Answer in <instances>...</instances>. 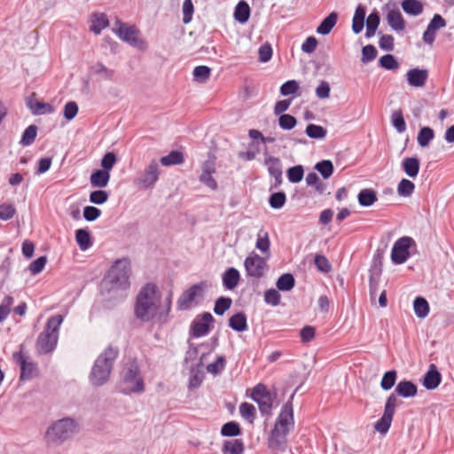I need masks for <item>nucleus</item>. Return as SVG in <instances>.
Returning <instances> with one entry per match:
<instances>
[{
  "mask_svg": "<svg viewBox=\"0 0 454 454\" xmlns=\"http://www.w3.org/2000/svg\"><path fill=\"white\" fill-rule=\"evenodd\" d=\"M116 23L118 27L114 31L121 41L140 51L147 50L148 43L139 36L140 31L135 25H128L121 20H117Z\"/></svg>",
  "mask_w": 454,
  "mask_h": 454,
  "instance_id": "nucleus-7",
  "label": "nucleus"
},
{
  "mask_svg": "<svg viewBox=\"0 0 454 454\" xmlns=\"http://www.w3.org/2000/svg\"><path fill=\"white\" fill-rule=\"evenodd\" d=\"M119 348L109 345L95 360L90 373V380L95 387L106 384L113 370L114 363L118 357Z\"/></svg>",
  "mask_w": 454,
  "mask_h": 454,
  "instance_id": "nucleus-4",
  "label": "nucleus"
},
{
  "mask_svg": "<svg viewBox=\"0 0 454 454\" xmlns=\"http://www.w3.org/2000/svg\"><path fill=\"white\" fill-rule=\"evenodd\" d=\"M314 168L319 172L324 179H328L334 171V167L330 160H323L317 162Z\"/></svg>",
  "mask_w": 454,
  "mask_h": 454,
  "instance_id": "nucleus-39",
  "label": "nucleus"
},
{
  "mask_svg": "<svg viewBox=\"0 0 454 454\" xmlns=\"http://www.w3.org/2000/svg\"><path fill=\"white\" fill-rule=\"evenodd\" d=\"M391 122L398 133H403L406 130V122L402 110L399 109L392 114Z\"/></svg>",
  "mask_w": 454,
  "mask_h": 454,
  "instance_id": "nucleus-50",
  "label": "nucleus"
},
{
  "mask_svg": "<svg viewBox=\"0 0 454 454\" xmlns=\"http://www.w3.org/2000/svg\"><path fill=\"white\" fill-rule=\"evenodd\" d=\"M231 298L220 296L215 301L214 312L218 316H222L231 308Z\"/></svg>",
  "mask_w": 454,
  "mask_h": 454,
  "instance_id": "nucleus-45",
  "label": "nucleus"
},
{
  "mask_svg": "<svg viewBox=\"0 0 454 454\" xmlns=\"http://www.w3.org/2000/svg\"><path fill=\"white\" fill-rule=\"evenodd\" d=\"M214 322V317L209 312H204L197 317L191 324V334L194 338L207 335L210 331L209 324Z\"/></svg>",
  "mask_w": 454,
  "mask_h": 454,
  "instance_id": "nucleus-15",
  "label": "nucleus"
},
{
  "mask_svg": "<svg viewBox=\"0 0 454 454\" xmlns=\"http://www.w3.org/2000/svg\"><path fill=\"white\" fill-rule=\"evenodd\" d=\"M239 413L242 418L247 419L248 422L253 423L256 416V410L252 403L245 402L239 406Z\"/></svg>",
  "mask_w": 454,
  "mask_h": 454,
  "instance_id": "nucleus-49",
  "label": "nucleus"
},
{
  "mask_svg": "<svg viewBox=\"0 0 454 454\" xmlns=\"http://www.w3.org/2000/svg\"><path fill=\"white\" fill-rule=\"evenodd\" d=\"M46 262L47 257L44 255L40 256L29 264L28 270H30L32 275H37L43 271L46 265Z\"/></svg>",
  "mask_w": 454,
  "mask_h": 454,
  "instance_id": "nucleus-63",
  "label": "nucleus"
},
{
  "mask_svg": "<svg viewBox=\"0 0 454 454\" xmlns=\"http://www.w3.org/2000/svg\"><path fill=\"white\" fill-rule=\"evenodd\" d=\"M305 133L310 138L323 139L326 137L327 130L320 125L310 123L306 127Z\"/></svg>",
  "mask_w": 454,
  "mask_h": 454,
  "instance_id": "nucleus-42",
  "label": "nucleus"
},
{
  "mask_svg": "<svg viewBox=\"0 0 454 454\" xmlns=\"http://www.w3.org/2000/svg\"><path fill=\"white\" fill-rule=\"evenodd\" d=\"M26 106L34 115L52 114L54 112V107L51 104L38 101L35 98V94L27 98Z\"/></svg>",
  "mask_w": 454,
  "mask_h": 454,
  "instance_id": "nucleus-17",
  "label": "nucleus"
},
{
  "mask_svg": "<svg viewBox=\"0 0 454 454\" xmlns=\"http://www.w3.org/2000/svg\"><path fill=\"white\" fill-rule=\"evenodd\" d=\"M427 390H434L442 382V374L434 364H430L428 370L421 380Z\"/></svg>",
  "mask_w": 454,
  "mask_h": 454,
  "instance_id": "nucleus-16",
  "label": "nucleus"
},
{
  "mask_svg": "<svg viewBox=\"0 0 454 454\" xmlns=\"http://www.w3.org/2000/svg\"><path fill=\"white\" fill-rule=\"evenodd\" d=\"M160 174L159 162L157 160H153L135 183L144 189L152 188L159 180Z\"/></svg>",
  "mask_w": 454,
  "mask_h": 454,
  "instance_id": "nucleus-13",
  "label": "nucleus"
},
{
  "mask_svg": "<svg viewBox=\"0 0 454 454\" xmlns=\"http://www.w3.org/2000/svg\"><path fill=\"white\" fill-rule=\"evenodd\" d=\"M184 161L183 153L180 151H171L168 155L160 158V162L166 167L172 165H179Z\"/></svg>",
  "mask_w": 454,
  "mask_h": 454,
  "instance_id": "nucleus-36",
  "label": "nucleus"
},
{
  "mask_svg": "<svg viewBox=\"0 0 454 454\" xmlns=\"http://www.w3.org/2000/svg\"><path fill=\"white\" fill-rule=\"evenodd\" d=\"M117 161L116 154L114 152H107L101 160L102 169L110 173Z\"/></svg>",
  "mask_w": 454,
  "mask_h": 454,
  "instance_id": "nucleus-60",
  "label": "nucleus"
},
{
  "mask_svg": "<svg viewBox=\"0 0 454 454\" xmlns=\"http://www.w3.org/2000/svg\"><path fill=\"white\" fill-rule=\"evenodd\" d=\"M110 180V173L104 169H96L92 172L90 177V182L92 187L105 188L107 186Z\"/></svg>",
  "mask_w": 454,
  "mask_h": 454,
  "instance_id": "nucleus-24",
  "label": "nucleus"
},
{
  "mask_svg": "<svg viewBox=\"0 0 454 454\" xmlns=\"http://www.w3.org/2000/svg\"><path fill=\"white\" fill-rule=\"evenodd\" d=\"M79 107L75 101H68L64 106L63 115L67 121H72L78 113Z\"/></svg>",
  "mask_w": 454,
  "mask_h": 454,
  "instance_id": "nucleus-61",
  "label": "nucleus"
},
{
  "mask_svg": "<svg viewBox=\"0 0 454 454\" xmlns=\"http://www.w3.org/2000/svg\"><path fill=\"white\" fill-rule=\"evenodd\" d=\"M221 434L224 437H235L242 434V430L238 422L229 421L222 426Z\"/></svg>",
  "mask_w": 454,
  "mask_h": 454,
  "instance_id": "nucleus-38",
  "label": "nucleus"
},
{
  "mask_svg": "<svg viewBox=\"0 0 454 454\" xmlns=\"http://www.w3.org/2000/svg\"><path fill=\"white\" fill-rule=\"evenodd\" d=\"M387 21L389 27L396 32L405 28V20L398 9L390 10L387 12Z\"/></svg>",
  "mask_w": 454,
  "mask_h": 454,
  "instance_id": "nucleus-21",
  "label": "nucleus"
},
{
  "mask_svg": "<svg viewBox=\"0 0 454 454\" xmlns=\"http://www.w3.org/2000/svg\"><path fill=\"white\" fill-rule=\"evenodd\" d=\"M90 71L94 74H102V77L107 81H113L115 71L106 67L102 62H97L90 66Z\"/></svg>",
  "mask_w": 454,
  "mask_h": 454,
  "instance_id": "nucleus-35",
  "label": "nucleus"
},
{
  "mask_svg": "<svg viewBox=\"0 0 454 454\" xmlns=\"http://www.w3.org/2000/svg\"><path fill=\"white\" fill-rule=\"evenodd\" d=\"M417 393L418 387L414 382L411 380H403L397 383L395 391L392 394H395V396L399 395L403 398H411L414 397Z\"/></svg>",
  "mask_w": 454,
  "mask_h": 454,
  "instance_id": "nucleus-19",
  "label": "nucleus"
},
{
  "mask_svg": "<svg viewBox=\"0 0 454 454\" xmlns=\"http://www.w3.org/2000/svg\"><path fill=\"white\" fill-rule=\"evenodd\" d=\"M397 378V372L395 370H390L386 372L380 381V387L383 390H390L395 384Z\"/></svg>",
  "mask_w": 454,
  "mask_h": 454,
  "instance_id": "nucleus-47",
  "label": "nucleus"
},
{
  "mask_svg": "<svg viewBox=\"0 0 454 454\" xmlns=\"http://www.w3.org/2000/svg\"><path fill=\"white\" fill-rule=\"evenodd\" d=\"M294 394L295 392L293 393L289 400L281 407L280 412L269 437L270 449L285 450L286 448V436L290 432V427H293L294 424L293 409V399Z\"/></svg>",
  "mask_w": 454,
  "mask_h": 454,
  "instance_id": "nucleus-1",
  "label": "nucleus"
},
{
  "mask_svg": "<svg viewBox=\"0 0 454 454\" xmlns=\"http://www.w3.org/2000/svg\"><path fill=\"white\" fill-rule=\"evenodd\" d=\"M108 25L109 21L105 13H95L90 29L95 35H99Z\"/></svg>",
  "mask_w": 454,
  "mask_h": 454,
  "instance_id": "nucleus-32",
  "label": "nucleus"
},
{
  "mask_svg": "<svg viewBox=\"0 0 454 454\" xmlns=\"http://www.w3.org/2000/svg\"><path fill=\"white\" fill-rule=\"evenodd\" d=\"M338 13L335 12L328 14L317 27V33L322 35L330 34L337 23Z\"/></svg>",
  "mask_w": 454,
  "mask_h": 454,
  "instance_id": "nucleus-27",
  "label": "nucleus"
},
{
  "mask_svg": "<svg viewBox=\"0 0 454 454\" xmlns=\"http://www.w3.org/2000/svg\"><path fill=\"white\" fill-rule=\"evenodd\" d=\"M299 89V84L295 80H289L284 82L280 87V94L282 96H288L294 94Z\"/></svg>",
  "mask_w": 454,
  "mask_h": 454,
  "instance_id": "nucleus-64",
  "label": "nucleus"
},
{
  "mask_svg": "<svg viewBox=\"0 0 454 454\" xmlns=\"http://www.w3.org/2000/svg\"><path fill=\"white\" fill-rule=\"evenodd\" d=\"M396 401L397 398L395 394H390L387 398L383 415L374 425V429L377 432L386 434L389 430L395 414Z\"/></svg>",
  "mask_w": 454,
  "mask_h": 454,
  "instance_id": "nucleus-10",
  "label": "nucleus"
},
{
  "mask_svg": "<svg viewBox=\"0 0 454 454\" xmlns=\"http://www.w3.org/2000/svg\"><path fill=\"white\" fill-rule=\"evenodd\" d=\"M406 78L411 86L422 87L428 78V72L427 69H420L419 67L411 68L407 72Z\"/></svg>",
  "mask_w": 454,
  "mask_h": 454,
  "instance_id": "nucleus-18",
  "label": "nucleus"
},
{
  "mask_svg": "<svg viewBox=\"0 0 454 454\" xmlns=\"http://www.w3.org/2000/svg\"><path fill=\"white\" fill-rule=\"evenodd\" d=\"M244 266L247 277L261 278L264 275L267 268V262L264 258L254 252H252L244 262Z\"/></svg>",
  "mask_w": 454,
  "mask_h": 454,
  "instance_id": "nucleus-12",
  "label": "nucleus"
},
{
  "mask_svg": "<svg viewBox=\"0 0 454 454\" xmlns=\"http://www.w3.org/2000/svg\"><path fill=\"white\" fill-rule=\"evenodd\" d=\"M64 320L62 315H55L48 318L44 330L38 335L36 348L39 353L51 352L57 346L59 327Z\"/></svg>",
  "mask_w": 454,
  "mask_h": 454,
  "instance_id": "nucleus-5",
  "label": "nucleus"
},
{
  "mask_svg": "<svg viewBox=\"0 0 454 454\" xmlns=\"http://www.w3.org/2000/svg\"><path fill=\"white\" fill-rule=\"evenodd\" d=\"M225 357L223 356H219L214 363H211L207 366V370L213 375H219L225 369Z\"/></svg>",
  "mask_w": 454,
  "mask_h": 454,
  "instance_id": "nucleus-54",
  "label": "nucleus"
},
{
  "mask_svg": "<svg viewBox=\"0 0 454 454\" xmlns=\"http://www.w3.org/2000/svg\"><path fill=\"white\" fill-rule=\"evenodd\" d=\"M295 279L293 274L284 273L282 274L276 282L278 290L282 292H288L294 287Z\"/></svg>",
  "mask_w": 454,
  "mask_h": 454,
  "instance_id": "nucleus-33",
  "label": "nucleus"
},
{
  "mask_svg": "<svg viewBox=\"0 0 454 454\" xmlns=\"http://www.w3.org/2000/svg\"><path fill=\"white\" fill-rule=\"evenodd\" d=\"M12 356L20 367V380H30L38 374L37 364L28 360L21 351L13 353Z\"/></svg>",
  "mask_w": 454,
  "mask_h": 454,
  "instance_id": "nucleus-14",
  "label": "nucleus"
},
{
  "mask_svg": "<svg viewBox=\"0 0 454 454\" xmlns=\"http://www.w3.org/2000/svg\"><path fill=\"white\" fill-rule=\"evenodd\" d=\"M420 168V161L417 157H407L402 161L403 171L411 178L417 177Z\"/></svg>",
  "mask_w": 454,
  "mask_h": 454,
  "instance_id": "nucleus-22",
  "label": "nucleus"
},
{
  "mask_svg": "<svg viewBox=\"0 0 454 454\" xmlns=\"http://www.w3.org/2000/svg\"><path fill=\"white\" fill-rule=\"evenodd\" d=\"M304 176V168L302 165H295L294 167H290L286 170V176L290 183L297 184L301 182Z\"/></svg>",
  "mask_w": 454,
  "mask_h": 454,
  "instance_id": "nucleus-44",
  "label": "nucleus"
},
{
  "mask_svg": "<svg viewBox=\"0 0 454 454\" xmlns=\"http://www.w3.org/2000/svg\"><path fill=\"white\" fill-rule=\"evenodd\" d=\"M383 259H384V252L383 250L378 248L373 256L371 262V266L368 271H380L383 270Z\"/></svg>",
  "mask_w": 454,
  "mask_h": 454,
  "instance_id": "nucleus-55",
  "label": "nucleus"
},
{
  "mask_svg": "<svg viewBox=\"0 0 454 454\" xmlns=\"http://www.w3.org/2000/svg\"><path fill=\"white\" fill-rule=\"evenodd\" d=\"M401 6L405 13L412 16L421 14L424 10L422 3L419 0H403Z\"/></svg>",
  "mask_w": 454,
  "mask_h": 454,
  "instance_id": "nucleus-29",
  "label": "nucleus"
},
{
  "mask_svg": "<svg viewBox=\"0 0 454 454\" xmlns=\"http://www.w3.org/2000/svg\"><path fill=\"white\" fill-rule=\"evenodd\" d=\"M75 240L82 251H86L93 245L90 231L88 228L75 231Z\"/></svg>",
  "mask_w": 454,
  "mask_h": 454,
  "instance_id": "nucleus-25",
  "label": "nucleus"
},
{
  "mask_svg": "<svg viewBox=\"0 0 454 454\" xmlns=\"http://www.w3.org/2000/svg\"><path fill=\"white\" fill-rule=\"evenodd\" d=\"M251 9L249 4L244 1L241 0L238 3L234 9V19L240 24H245L248 21L250 18Z\"/></svg>",
  "mask_w": 454,
  "mask_h": 454,
  "instance_id": "nucleus-26",
  "label": "nucleus"
},
{
  "mask_svg": "<svg viewBox=\"0 0 454 454\" xmlns=\"http://www.w3.org/2000/svg\"><path fill=\"white\" fill-rule=\"evenodd\" d=\"M76 422L70 418L59 419L48 427L45 439L49 443L61 444L74 433Z\"/></svg>",
  "mask_w": 454,
  "mask_h": 454,
  "instance_id": "nucleus-6",
  "label": "nucleus"
},
{
  "mask_svg": "<svg viewBox=\"0 0 454 454\" xmlns=\"http://www.w3.org/2000/svg\"><path fill=\"white\" fill-rule=\"evenodd\" d=\"M130 261L128 258L118 259L105 275L101 286L108 293L127 290L130 286Z\"/></svg>",
  "mask_w": 454,
  "mask_h": 454,
  "instance_id": "nucleus-3",
  "label": "nucleus"
},
{
  "mask_svg": "<svg viewBox=\"0 0 454 454\" xmlns=\"http://www.w3.org/2000/svg\"><path fill=\"white\" fill-rule=\"evenodd\" d=\"M229 327L238 333L247 330V317L244 312H238L229 318Z\"/></svg>",
  "mask_w": 454,
  "mask_h": 454,
  "instance_id": "nucleus-23",
  "label": "nucleus"
},
{
  "mask_svg": "<svg viewBox=\"0 0 454 454\" xmlns=\"http://www.w3.org/2000/svg\"><path fill=\"white\" fill-rule=\"evenodd\" d=\"M109 194L106 191L98 189L90 193V201L96 205H102L108 200Z\"/></svg>",
  "mask_w": 454,
  "mask_h": 454,
  "instance_id": "nucleus-57",
  "label": "nucleus"
},
{
  "mask_svg": "<svg viewBox=\"0 0 454 454\" xmlns=\"http://www.w3.org/2000/svg\"><path fill=\"white\" fill-rule=\"evenodd\" d=\"M414 191L415 184L406 178H403L397 185V193L402 197H410Z\"/></svg>",
  "mask_w": 454,
  "mask_h": 454,
  "instance_id": "nucleus-48",
  "label": "nucleus"
},
{
  "mask_svg": "<svg viewBox=\"0 0 454 454\" xmlns=\"http://www.w3.org/2000/svg\"><path fill=\"white\" fill-rule=\"evenodd\" d=\"M378 51L372 44L365 45L362 48V58L363 63H368L376 59Z\"/></svg>",
  "mask_w": 454,
  "mask_h": 454,
  "instance_id": "nucleus-59",
  "label": "nucleus"
},
{
  "mask_svg": "<svg viewBox=\"0 0 454 454\" xmlns=\"http://www.w3.org/2000/svg\"><path fill=\"white\" fill-rule=\"evenodd\" d=\"M207 285L205 281L192 285L190 288L182 293L179 296L176 306L178 310H185L190 309L192 302L196 297L203 296V292Z\"/></svg>",
  "mask_w": 454,
  "mask_h": 454,
  "instance_id": "nucleus-11",
  "label": "nucleus"
},
{
  "mask_svg": "<svg viewBox=\"0 0 454 454\" xmlns=\"http://www.w3.org/2000/svg\"><path fill=\"white\" fill-rule=\"evenodd\" d=\"M381 274L380 271H369V293L372 299L375 298L379 291Z\"/></svg>",
  "mask_w": 454,
  "mask_h": 454,
  "instance_id": "nucleus-43",
  "label": "nucleus"
},
{
  "mask_svg": "<svg viewBox=\"0 0 454 454\" xmlns=\"http://www.w3.org/2000/svg\"><path fill=\"white\" fill-rule=\"evenodd\" d=\"M280 300H281V295L278 290H276L274 288H270V289H268L267 291H265L264 301L267 304L276 307V306L279 305Z\"/></svg>",
  "mask_w": 454,
  "mask_h": 454,
  "instance_id": "nucleus-58",
  "label": "nucleus"
},
{
  "mask_svg": "<svg viewBox=\"0 0 454 454\" xmlns=\"http://www.w3.org/2000/svg\"><path fill=\"white\" fill-rule=\"evenodd\" d=\"M204 379V374L200 371V367L192 366L189 377V387L196 388L200 386Z\"/></svg>",
  "mask_w": 454,
  "mask_h": 454,
  "instance_id": "nucleus-51",
  "label": "nucleus"
},
{
  "mask_svg": "<svg viewBox=\"0 0 454 454\" xmlns=\"http://www.w3.org/2000/svg\"><path fill=\"white\" fill-rule=\"evenodd\" d=\"M296 124V118L291 114H282L278 117V125L283 130H291Z\"/></svg>",
  "mask_w": 454,
  "mask_h": 454,
  "instance_id": "nucleus-52",
  "label": "nucleus"
},
{
  "mask_svg": "<svg viewBox=\"0 0 454 454\" xmlns=\"http://www.w3.org/2000/svg\"><path fill=\"white\" fill-rule=\"evenodd\" d=\"M222 451L223 454H243L244 443L240 439L224 441Z\"/></svg>",
  "mask_w": 454,
  "mask_h": 454,
  "instance_id": "nucleus-31",
  "label": "nucleus"
},
{
  "mask_svg": "<svg viewBox=\"0 0 454 454\" xmlns=\"http://www.w3.org/2000/svg\"><path fill=\"white\" fill-rule=\"evenodd\" d=\"M286 202V195L284 192H276L269 197V204L273 209L282 208Z\"/></svg>",
  "mask_w": 454,
  "mask_h": 454,
  "instance_id": "nucleus-46",
  "label": "nucleus"
},
{
  "mask_svg": "<svg viewBox=\"0 0 454 454\" xmlns=\"http://www.w3.org/2000/svg\"><path fill=\"white\" fill-rule=\"evenodd\" d=\"M264 165L267 167L270 176L278 175V173L283 174L282 162L278 157L267 155L264 160Z\"/></svg>",
  "mask_w": 454,
  "mask_h": 454,
  "instance_id": "nucleus-34",
  "label": "nucleus"
},
{
  "mask_svg": "<svg viewBox=\"0 0 454 454\" xmlns=\"http://www.w3.org/2000/svg\"><path fill=\"white\" fill-rule=\"evenodd\" d=\"M160 293L153 283H147L139 291L136 298L134 308L135 316L142 322H149L154 317L159 318V306Z\"/></svg>",
  "mask_w": 454,
  "mask_h": 454,
  "instance_id": "nucleus-2",
  "label": "nucleus"
},
{
  "mask_svg": "<svg viewBox=\"0 0 454 454\" xmlns=\"http://www.w3.org/2000/svg\"><path fill=\"white\" fill-rule=\"evenodd\" d=\"M413 309L419 318H425L429 314V303L424 297L417 296L413 301Z\"/></svg>",
  "mask_w": 454,
  "mask_h": 454,
  "instance_id": "nucleus-30",
  "label": "nucleus"
},
{
  "mask_svg": "<svg viewBox=\"0 0 454 454\" xmlns=\"http://www.w3.org/2000/svg\"><path fill=\"white\" fill-rule=\"evenodd\" d=\"M240 280L239 271L234 268H228L222 275L223 286L226 290H233Z\"/></svg>",
  "mask_w": 454,
  "mask_h": 454,
  "instance_id": "nucleus-20",
  "label": "nucleus"
},
{
  "mask_svg": "<svg viewBox=\"0 0 454 454\" xmlns=\"http://www.w3.org/2000/svg\"><path fill=\"white\" fill-rule=\"evenodd\" d=\"M377 200V192L373 189H362L357 194L358 203L362 207H371Z\"/></svg>",
  "mask_w": 454,
  "mask_h": 454,
  "instance_id": "nucleus-28",
  "label": "nucleus"
},
{
  "mask_svg": "<svg viewBox=\"0 0 454 454\" xmlns=\"http://www.w3.org/2000/svg\"><path fill=\"white\" fill-rule=\"evenodd\" d=\"M379 66L386 70H394L399 67V63L394 55L386 54L379 59Z\"/></svg>",
  "mask_w": 454,
  "mask_h": 454,
  "instance_id": "nucleus-53",
  "label": "nucleus"
},
{
  "mask_svg": "<svg viewBox=\"0 0 454 454\" xmlns=\"http://www.w3.org/2000/svg\"><path fill=\"white\" fill-rule=\"evenodd\" d=\"M37 127L34 124L29 125L22 133L20 144L23 146L32 145L37 135Z\"/></svg>",
  "mask_w": 454,
  "mask_h": 454,
  "instance_id": "nucleus-40",
  "label": "nucleus"
},
{
  "mask_svg": "<svg viewBox=\"0 0 454 454\" xmlns=\"http://www.w3.org/2000/svg\"><path fill=\"white\" fill-rule=\"evenodd\" d=\"M416 247L415 240L408 236L398 239L393 245L391 250V261L394 264H403L411 256L410 249Z\"/></svg>",
  "mask_w": 454,
  "mask_h": 454,
  "instance_id": "nucleus-9",
  "label": "nucleus"
},
{
  "mask_svg": "<svg viewBox=\"0 0 454 454\" xmlns=\"http://www.w3.org/2000/svg\"><path fill=\"white\" fill-rule=\"evenodd\" d=\"M122 380L128 387L126 393L145 392V382L137 363H131L123 370Z\"/></svg>",
  "mask_w": 454,
  "mask_h": 454,
  "instance_id": "nucleus-8",
  "label": "nucleus"
},
{
  "mask_svg": "<svg viewBox=\"0 0 454 454\" xmlns=\"http://www.w3.org/2000/svg\"><path fill=\"white\" fill-rule=\"evenodd\" d=\"M272 397L270 392L267 389L266 386L259 383L257 384L252 390L251 398L255 403L260 402L262 400L268 399Z\"/></svg>",
  "mask_w": 454,
  "mask_h": 454,
  "instance_id": "nucleus-41",
  "label": "nucleus"
},
{
  "mask_svg": "<svg viewBox=\"0 0 454 454\" xmlns=\"http://www.w3.org/2000/svg\"><path fill=\"white\" fill-rule=\"evenodd\" d=\"M210 74L211 68L207 66H198L192 71L194 80L199 82H206L209 78Z\"/></svg>",
  "mask_w": 454,
  "mask_h": 454,
  "instance_id": "nucleus-56",
  "label": "nucleus"
},
{
  "mask_svg": "<svg viewBox=\"0 0 454 454\" xmlns=\"http://www.w3.org/2000/svg\"><path fill=\"white\" fill-rule=\"evenodd\" d=\"M317 269L324 273H328L332 270V265L328 259L323 254H317L314 259Z\"/></svg>",
  "mask_w": 454,
  "mask_h": 454,
  "instance_id": "nucleus-62",
  "label": "nucleus"
},
{
  "mask_svg": "<svg viewBox=\"0 0 454 454\" xmlns=\"http://www.w3.org/2000/svg\"><path fill=\"white\" fill-rule=\"evenodd\" d=\"M434 137V131L432 128L426 126L420 128L417 141L421 147H427Z\"/></svg>",
  "mask_w": 454,
  "mask_h": 454,
  "instance_id": "nucleus-37",
  "label": "nucleus"
}]
</instances>
